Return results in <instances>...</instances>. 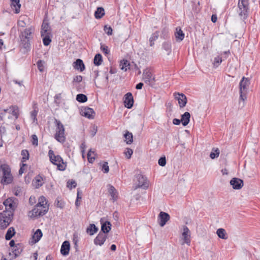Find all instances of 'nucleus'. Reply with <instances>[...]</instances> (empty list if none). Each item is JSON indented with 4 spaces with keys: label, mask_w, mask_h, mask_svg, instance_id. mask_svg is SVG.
Returning <instances> with one entry per match:
<instances>
[{
    "label": "nucleus",
    "mask_w": 260,
    "mask_h": 260,
    "mask_svg": "<svg viewBox=\"0 0 260 260\" xmlns=\"http://www.w3.org/2000/svg\"><path fill=\"white\" fill-rule=\"evenodd\" d=\"M47 202L44 197L42 196L39 199V202L31 210V216L36 217L45 215L48 211V207L45 206Z\"/></svg>",
    "instance_id": "f257e3e1"
},
{
    "label": "nucleus",
    "mask_w": 260,
    "mask_h": 260,
    "mask_svg": "<svg viewBox=\"0 0 260 260\" xmlns=\"http://www.w3.org/2000/svg\"><path fill=\"white\" fill-rule=\"evenodd\" d=\"M0 170L2 172V177L1 183L4 185H7L11 183L13 180V176L11 173V169L9 166L7 164H1Z\"/></svg>",
    "instance_id": "f03ea898"
},
{
    "label": "nucleus",
    "mask_w": 260,
    "mask_h": 260,
    "mask_svg": "<svg viewBox=\"0 0 260 260\" xmlns=\"http://www.w3.org/2000/svg\"><path fill=\"white\" fill-rule=\"evenodd\" d=\"M48 155L50 161L53 164L57 166L58 170L63 171L66 170V163L63 162L62 158L59 155H55L52 150L49 151Z\"/></svg>",
    "instance_id": "7ed1b4c3"
},
{
    "label": "nucleus",
    "mask_w": 260,
    "mask_h": 260,
    "mask_svg": "<svg viewBox=\"0 0 260 260\" xmlns=\"http://www.w3.org/2000/svg\"><path fill=\"white\" fill-rule=\"evenodd\" d=\"M54 123L56 126L54 138L58 142L63 143L66 141L64 127L62 123L57 119H55Z\"/></svg>",
    "instance_id": "20e7f679"
},
{
    "label": "nucleus",
    "mask_w": 260,
    "mask_h": 260,
    "mask_svg": "<svg viewBox=\"0 0 260 260\" xmlns=\"http://www.w3.org/2000/svg\"><path fill=\"white\" fill-rule=\"evenodd\" d=\"M250 80L248 78L243 77L239 83L240 100L244 101L247 99Z\"/></svg>",
    "instance_id": "39448f33"
},
{
    "label": "nucleus",
    "mask_w": 260,
    "mask_h": 260,
    "mask_svg": "<svg viewBox=\"0 0 260 260\" xmlns=\"http://www.w3.org/2000/svg\"><path fill=\"white\" fill-rule=\"evenodd\" d=\"M11 211H4L0 213V229H6L10 223L13 217Z\"/></svg>",
    "instance_id": "423d86ee"
},
{
    "label": "nucleus",
    "mask_w": 260,
    "mask_h": 260,
    "mask_svg": "<svg viewBox=\"0 0 260 260\" xmlns=\"http://www.w3.org/2000/svg\"><path fill=\"white\" fill-rule=\"evenodd\" d=\"M238 7L239 8V16L241 17L242 19H246L248 15V0H239Z\"/></svg>",
    "instance_id": "0eeeda50"
},
{
    "label": "nucleus",
    "mask_w": 260,
    "mask_h": 260,
    "mask_svg": "<svg viewBox=\"0 0 260 260\" xmlns=\"http://www.w3.org/2000/svg\"><path fill=\"white\" fill-rule=\"evenodd\" d=\"M15 199L13 198H9L4 202V205L6 208V211H13L16 207V203L15 202Z\"/></svg>",
    "instance_id": "6e6552de"
},
{
    "label": "nucleus",
    "mask_w": 260,
    "mask_h": 260,
    "mask_svg": "<svg viewBox=\"0 0 260 260\" xmlns=\"http://www.w3.org/2000/svg\"><path fill=\"white\" fill-rule=\"evenodd\" d=\"M136 177L138 182V184L136 188H141L145 189L148 188V183L146 177L141 174H138L137 175Z\"/></svg>",
    "instance_id": "1a4fd4ad"
},
{
    "label": "nucleus",
    "mask_w": 260,
    "mask_h": 260,
    "mask_svg": "<svg viewBox=\"0 0 260 260\" xmlns=\"http://www.w3.org/2000/svg\"><path fill=\"white\" fill-rule=\"evenodd\" d=\"M170 216L169 214L166 212L161 211L158 216V221L160 226H164L167 222L170 220Z\"/></svg>",
    "instance_id": "9d476101"
},
{
    "label": "nucleus",
    "mask_w": 260,
    "mask_h": 260,
    "mask_svg": "<svg viewBox=\"0 0 260 260\" xmlns=\"http://www.w3.org/2000/svg\"><path fill=\"white\" fill-rule=\"evenodd\" d=\"M174 95L175 98L178 101L180 108L185 106L187 103V99L184 94L175 92L174 93Z\"/></svg>",
    "instance_id": "9b49d317"
},
{
    "label": "nucleus",
    "mask_w": 260,
    "mask_h": 260,
    "mask_svg": "<svg viewBox=\"0 0 260 260\" xmlns=\"http://www.w3.org/2000/svg\"><path fill=\"white\" fill-rule=\"evenodd\" d=\"M81 114L89 119H93L94 117L95 113L92 108L85 107L83 108L81 111Z\"/></svg>",
    "instance_id": "f8f14e48"
},
{
    "label": "nucleus",
    "mask_w": 260,
    "mask_h": 260,
    "mask_svg": "<svg viewBox=\"0 0 260 260\" xmlns=\"http://www.w3.org/2000/svg\"><path fill=\"white\" fill-rule=\"evenodd\" d=\"M182 236L183 239L184 243H185L187 245H190V231L188 228L184 225L183 226V232Z\"/></svg>",
    "instance_id": "ddd939ff"
},
{
    "label": "nucleus",
    "mask_w": 260,
    "mask_h": 260,
    "mask_svg": "<svg viewBox=\"0 0 260 260\" xmlns=\"http://www.w3.org/2000/svg\"><path fill=\"white\" fill-rule=\"evenodd\" d=\"M143 79L146 83L152 84L154 82V77H153L151 73L149 71L145 70L143 72Z\"/></svg>",
    "instance_id": "4468645a"
},
{
    "label": "nucleus",
    "mask_w": 260,
    "mask_h": 260,
    "mask_svg": "<svg viewBox=\"0 0 260 260\" xmlns=\"http://www.w3.org/2000/svg\"><path fill=\"white\" fill-rule=\"evenodd\" d=\"M124 106L128 109H131L134 104V99L132 93L127 92L124 95Z\"/></svg>",
    "instance_id": "2eb2a0df"
},
{
    "label": "nucleus",
    "mask_w": 260,
    "mask_h": 260,
    "mask_svg": "<svg viewBox=\"0 0 260 260\" xmlns=\"http://www.w3.org/2000/svg\"><path fill=\"white\" fill-rule=\"evenodd\" d=\"M230 184L234 189H240L243 186V181L238 178H233L230 181Z\"/></svg>",
    "instance_id": "dca6fc26"
},
{
    "label": "nucleus",
    "mask_w": 260,
    "mask_h": 260,
    "mask_svg": "<svg viewBox=\"0 0 260 260\" xmlns=\"http://www.w3.org/2000/svg\"><path fill=\"white\" fill-rule=\"evenodd\" d=\"M34 31V28L32 26L25 28L23 31L21 32L19 35V37L22 38L23 39H31L32 38V34Z\"/></svg>",
    "instance_id": "f3484780"
},
{
    "label": "nucleus",
    "mask_w": 260,
    "mask_h": 260,
    "mask_svg": "<svg viewBox=\"0 0 260 260\" xmlns=\"http://www.w3.org/2000/svg\"><path fill=\"white\" fill-rule=\"evenodd\" d=\"M107 236L100 232L94 240V243L96 245L102 246L105 242Z\"/></svg>",
    "instance_id": "a211bd4d"
},
{
    "label": "nucleus",
    "mask_w": 260,
    "mask_h": 260,
    "mask_svg": "<svg viewBox=\"0 0 260 260\" xmlns=\"http://www.w3.org/2000/svg\"><path fill=\"white\" fill-rule=\"evenodd\" d=\"M4 111L6 112V114L7 113L11 114L13 117H14L15 119H16L18 118L19 108L17 106H10L9 108L4 109Z\"/></svg>",
    "instance_id": "6ab92c4d"
},
{
    "label": "nucleus",
    "mask_w": 260,
    "mask_h": 260,
    "mask_svg": "<svg viewBox=\"0 0 260 260\" xmlns=\"http://www.w3.org/2000/svg\"><path fill=\"white\" fill-rule=\"evenodd\" d=\"M70 249V244L69 242L68 241H64L61 245L60 249V252L61 254L63 256L67 255L69 253Z\"/></svg>",
    "instance_id": "aec40b11"
},
{
    "label": "nucleus",
    "mask_w": 260,
    "mask_h": 260,
    "mask_svg": "<svg viewBox=\"0 0 260 260\" xmlns=\"http://www.w3.org/2000/svg\"><path fill=\"white\" fill-rule=\"evenodd\" d=\"M22 246L21 244H17L15 247L12 248L11 251L13 258H16L22 251Z\"/></svg>",
    "instance_id": "412c9836"
},
{
    "label": "nucleus",
    "mask_w": 260,
    "mask_h": 260,
    "mask_svg": "<svg viewBox=\"0 0 260 260\" xmlns=\"http://www.w3.org/2000/svg\"><path fill=\"white\" fill-rule=\"evenodd\" d=\"M101 221L102 223L101 232L102 233H104L105 234L109 233L111 229V224L110 222L108 221H106L103 223L102 219H101Z\"/></svg>",
    "instance_id": "4be33fe9"
},
{
    "label": "nucleus",
    "mask_w": 260,
    "mask_h": 260,
    "mask_svg": "<svg viewBox=\"0 0 260 260\" xmlns=\"http://www.w3.org/2000/svg\"><path fill=\"white\" fill-rule=\"evenodd\" d=\"M73 67L75 69L80 70L81 72H82L85 69L84 64L81 59H77L73 63Z\"/></svg>",
    "instance_id": "5701e85b"
},
{
    "label": "nucleus",
    "mask_w": 260,
    "mask_h": 260,
    "mask_svg": "<svg viewBox=\"0 0 260 260\" xmlns=\"http://www.w3.org/2000/svg\"><path fill=\"white\" fill-rule=\"evenodd\" d=\"M190 114L189 112H186L181 115V122L183 126L187 125L190 121Z\"/></svg>",
    "instance_id": "b1692460"
},
{
    "label": "nucleus",
    "mask_w": 260,
    "mask_h": 260,
    "mask_svg": "<svg viewBox=\"0 0 260 260\" xmlns=\"http://www.w3.org/2000/svg\"><path fill=\"white\" fill-rule=\"evenodd\" d=\"M175 36L177 41L180 42L184 38V34L179 27L176 28V32H175Z\"/></svg>",
    "instance_id": "393cba45"
},
{
    "label": "nucleus",
    "mask_w": 260,
    "mask_h": 260,
    "mask_svg": "<svg viewBox=\"0 0 260 260\" xmlns=\"http://www.w3.org/2000/svg\"><path fill=\"white\" fill-rule=\"evenodd\" d=\"M50 26L49 25V24L48 23L43 22L42 25L41 27V36L43 37L45 36V35H49L50 31H49Z\"/></svg>",
    "instance_id": "a878e982"
},
{
    "label": "nucleus",
    "mask_w": 260,
    "mask_h": 260,
    "mask_svg": "<svg viewBox=\"0 0 260 260\" xmlns=\"http://www.w3.org/2000/svg\"><path fill=\"white\" fill-rule=\"evenodd\" d=\"M11 6L12 9L15 10V13L17 14L20 12L21 5L20 4V0H11Z\"/></svg>",
    "instance_id": "bb28decb"
},
{
    "label": "nucleus",
    "mask_w": 260,
    "mask_h": 260,
    "mask_svg": "<svg viewBox=\"0 0 260 260\" xmlns=\"http://www.w3.org/2000/svg\"><path fill=\"white\" fill-rule=\"evenodd\" d=\"M43 236L42 232L40 229H37L32 235V242L36 243L39 241Z\"/></svg>",
    "instance_id": "cd10ccee"
},
{
    "label": "nucleus",
    "mask_w": 260,
    "mask_h": 260,
    "mask_svg": "<svg viewBox=\"0 0 260 260\" xmlns=\"http://www.w3.org/2000/svg\"><path fill=\"white\" fill-rule=\"evenodd\" d=\"M109 192L112 198L113 202H114L117 197V191L114 186L111 185H109Z\"/></svg>",
    "instance_id": "c85d7f7f"
},
{
    "label": "nucleus",
    "mask_w": 260,
    "mask_h": 260,
    "mask_svg": "<svg viewBox=\"0 0 260 260\" xmlns=\"http://www.w3.org/2000/svg\"><path fill=\"white\" fill-rule=\"evenodd\" d=\"M105 15L103 8L98 7L94 13V16L96 19H101Z\"/></svg>",
    "instance_id": "c756f323"
},
{
    "label": "nucleus",
    "mask_w": 260,
    "mask_h": 260,
    "mask_svg": "<svg viewBox=\"0 0 260 260\" xmlns=\"http://www.w3.org/2000/svg\"><path fill=\"white\" fill-rule=\"evenodd\" d=\"M124 137L125 138V142L127 144H131L133 142V134L131 133H129L128 131H126L124 135Z\"/></svg>",
    "instance_id": "7c9ffc66"
},
{
    "label": "nucleus",
    "mask_w": 260,
    "mask_h": 260,
    "mask_svg": "<svg viewBox=\"0 0 260 260\" xmlns=\"http://www.w3.org/2000/svg\"><path fill=\"white\" fill-rule=\"evenodd\" d=\"M98 231V228L94 224H90L86 229V232L90 235H93Z\"/></svg>",
    "instance_id": "2f4dec72"
},
{
    "label": "nucleus",
    "mask_w": 260,
    "mask_h": 260,
    "mask_svg": "<svg viewBox=\"0 0 260 260\" xmlns=\"http://www.w3.org/2000/svg\"><path fill=\"white\" fill-rule=\"evenodd\" d=\"M15 229L13 227L10 228L7 232L5 235V238L7 240H10L12 237L15 235Z\"/></svg>",
    "instance_id": "473e14b6"
},
{
    "label": "nucleus",
    "mask_w": 260,
    "mask_h": 260,
    "mask_svg": "<svg viewBox=\"0 0 260 260\" xmlns=\"http://www.w3.org/2000/svg\"><path fill=\"white\" fill-rule=\"evenodd\" d=\"M103 62L102 56L101 54H96L93 59V63L95 66H100Z\"/></svg>",
    "instance_id": "72a5a7b5"
},
{
    "label": "nucleus",
    "mask_w": 260,
    "mask_h": 260,
    "mask_svg": "<svg viewBox=\"0 0 260 260\" xmlns=\"http://www.w3.org/2000/svg\"><path fill=\"white\" fill-rule=\"evenodd\" d=\"M20 39L21 44H22L23 47L24 48L26 49V50L30 49V40L31 39H23L22 38H20Z\"/></svg>",
    "instance_id": "f704fd0d"
},
{
    "label": "nucleus",
    "mask_w": 260,
    "mask_h": 260,
    "mask_svg": "<svg viewBox=\"0 0 260 260\" xmlns=\"http://www.w3.org/2000/svg\"><path fill=\"white\" fill-rule=\"evenodd\" d=\"M216 234L221 239H226L228 238L227 236H226V232L222 228L218 229L216 231Z\"/></svg>",
    "instance_id": "c9c22d12"
},
{
    "label": "nucleus",
    "mask_w": 260,
    "mask_h": 260,
    "mask_svg": "<svg viewBox=\"0 0 260 260\" xmlns=\"http://www.w3.org/2000/svg\"><path fill=\"white\" fill-rule=\"evenodd\" d=\"M21 154L22 156L21 162H24L29 159V154L28 151L26 149H23L21 151Z\"/></svg>",
    "instance_id": "e433bc0d"
},
{
    "label": "nucleus",
    "mask_w": 260,
    "mask_h": 260,
    "mask_svg": "<svg viewBox=\"0 0 260 260\" xmlns=\"http://www.w3.org/2000/svg\"><path fill=\"white\" fill-rule=\"evenodd\" d=\"M129 66V63L127 60L123 59L120 61L119 66L121 70L126 71L127 67Z\"/></svg>",
    "instance_id": "4c0bfd02"
},
{
    "label": "nucleus",
    "mask_w": 260,
    "mask_h": 260,
    "mask_svg": "<svg viewBox=\"0 0 260 260\" xmlns=\"http://www.w3.org/2000/svg\"><path fill=\"white\" fill-rule=\"evenodd\" d=\"M76 100L80 103H85L87 101V97L84 94L80 93L77 95Z\"/></svg>",
    "instance_id": "58836bf2"
},
{
    "label": "nucleus",
    "mask_w": 260,
    "mask_h": 260,
    "mask_svg": "<svg viewBox=\"0 0 260 260\" xmlns=\"http://www.w3.org/2000/svg\"><path fill=\"white\" fill-rule=\"evenodd\" d=\"M159 36L158 32L155 31L151 35L149 38L150 45L152 46L154 45V42L158 38Z\"/></svg>",
    "instance_id": "ea45409f"
},
{
    "label": "nucleus",
    "mask_w": 260,
    "mask_h": 260,
    "mask_svg": "<svg viewBox=\"0 0 260 260\" xmlns=\"http://www.w3.org/2000/svg\"><path fill=\"white\" fill-rule=\"evenodd\" d=\"M222 58L220 56H217L214 57L213 65L214 68H217L222 62Z\"/></svg>",
    "instance_id": "a19ab883"
},
{
    "label": "nucleus",
    "mask_w": 260,
    "mask_h": 260,
    "mask_svg": "<svg viewBox=\"0 0 260 260\" xmlns=\"http://www.w3.org/2000/svg\"><path fill=\"white\" fill-rule=\"evenodd\" d=\"M95 154H94V151H92L91 149L89 150L88 153H87V158L88 161L90 163H92L94 160H95Z\"/></svg>",
    "instance_id": "79ce46f5"
},
{
    "label": "nucleus",
    "mask_w": 260,
    "mask_h": 260,
    "mask_svg": "<svg viewBox=\"0 0 260 260\" xmlns=\"http://www.w3.org/2000/svg\"><path fill=\"white\" fill-rule=\"evenodd\" d=\"M162 48L167 52V54H170L171 52V44L169 42H164L162 44Z\"/></svg>",
    "instance_id": "37998d69"
},
{
    "label": "nucleus",
    "mask_w": 260,
    "mask_h": 260,
    "mask_svg": "<svg viewBox=\"0 0 260 260\" xmlns=\"http://www.w3.org/2000/svg\"><path fill=\"white\" fill-rule=\"evenodd\" d=\"M219 150L218 148H213L212 149V151L210 153V157L212 159H214L219 156Z\"/></svg>",
    "instance_id": "c03bdc74"
},
{
    "label": "nucleus",
    "mask_w": 260,
    "mask_h": 260,
    "mask_svg": "<svg viewBox=\"0 0 260 260\" xmlns=\"http://www.w3.org/2000/svg\"><path fill=\"white\" fill-rule=\"evenodd\" d=\"M38 112V110L37 109V107L34 108V110L30 112V117L34 122L37 121V115Z\"/></svg>",
    "instance_id": "a18cd8bd"
},
{
    "label": "nucleus",
    "mask_w": 260,
    "mask_h": 260,
    "mask_svg": "<svg viewBox=\"0 0 260 260\" xmlns=\"http://www.w3.org/2000/svg\"><path fill=\"white\" fill-rule=\"evenodd\" d=\"M36 184H35V185H36V188H39L43 184V179L40 176H37L36 177Z\"/></svg>",
    "instance_id": "49530a36"
},
{
    "label": "nucleus",
    "mask_w": 260,
    "mask_h": 260,
    "mask_svg": "<svg viewBox=\"0 0 260 260\" xmlns=\"http://www.w3.org/2000/svg\"><path fill=\"white\" fill-rule=\"evenodd\" d=\"M43 42L45 46H48L51 42V40L50 38L49 35H45L43 36Z\"/></svg>",
    "instance_id": "de8ad7c7"
},
{
    "label": "nucleus",
    "mask_w": 260,
    "mask_h": 260,
    "mask_svg": "<svg viewBox=\"0 0 260 260\" xmlns=\"http://www.w3.org/2000/svg\"><path fill=\"white\" fill-rule=\"evenodd\" d=\"M133 150L129 148H127L124 151V154L127 159H129L131 157V156L133 154Z\"/></svg>",
    "instance_id": "09e8293b"
},
{
    "label": "nucleus",
    "mask_w": 260,
    "mask_h": 260,
    "mask_svg": "<svg viewBox=\"0 0 260 260\" xmlns=\"http://www.w3.org/2000/svg\"><path fill=\"white\" fill-rule=\"evenodd\" d=\"M101 50L106 55L109 54L110 51L109 50L108 47L105 45H101Z\"/></svg>",
    "instance_id": "8fccbe9b"
},
{
    "label": "nucleus",
    "mask_w": 260,
    "mask_h": 260,
    "mask_svg": "<svg viewBox=\"0 0 260 260\" xmlns=\"http://www.w3.org/2000/svg\"><path fill=\"white\" fill-rule=\"evenodd\" d=\"M104 31L105 33H106L108 36H111L112 35L113 29L110 26L105 25L104 27Z\"/></svg>",
    "instance_id": "3c124183"
},
{
    "label": "nucleus",
    "mask_w": 260,
    "mask_h": 260,
    "mask_svg": "<svg viewBox=\"0 0 260 260\" xmlns=\"http://www.w3.org/2000/svg\"><path fill=\"white\" fill-rule=\"evenodd\" d=\"M31 143L35 146H38V137L36 135H32L31 136Z\"/></svg>",
    "instance_id": "603ef678"
},
{
    "label": "nucleus",
    "mask_w": 260,
    "mask_h": 260,
    "mask_svg": "<svg viewBox=\"0 0 260 260\" xmlns=\"http://www.w3.org/2000/svg\"><path fill=\"white\" fill-rule=\"evenodd\" d=\"M158 164L161 167L165 166L166 164V159L165 156L161 157L158 160Z\"/></svg>",
    "instance_id": "864d4df0"
},
{
    "label": "nucleus",
    "mask_w": 260,
    "mask_h": 260,
    "mask_svg": "<svg viewBox=\"0 0 260 260\" xmlns=\"http://www.w3.org/2000/svg\"><path fill=\"white\" fill-rule=\"evenodd\" d=\"M102 170L105 173H107L109 172V168L107 162H104L102 165Z\"/></svg>",
    "instance_id": "5fc2aeb1"
},
{
    "label": "nucleus",
    "mask_w": 260,
    "mask_h": 260,
    "mask_svg": "<svg viewBox=\"0 0 260 260\" xmlns=\"http://www.w3.org/2000/svg\"><path fill=\"white\" fill-rule=\"evenodd\" d=\"M37 66H38V68L40 72H43V70H44V67H43V62H42V60H39L37 62Z\"/></svg>",
    "instance_id": "6e6d98bb"
},
{
    "label": "nucleus",
    "mask_w": 260,
    "mask_h": 260,
    "mask_svg": "<svg viewBox=\"0 0 260 260\" xmlns=\"http://www.w3.org/2000/svg\"><path fill=\"white\" fill-rule=\"evenodd\" d=\"M55 204H56V206L57 207L62 208L64 206V204L62 201H59L58 199H57L55 202Z\"/></svg>",
    "instance_id": "4d7b16f0"
},
{
    "label": "nucleus",
    "mask_w": 260,
    "mask_h": 260,
    "mask_svg": "<svg viewBox=\"0 0 260 260\" xmlns=\"http://www.w3.org/2000/svg\"><path fill=\"white\" fill-rule=\"evenodd\" d=\"M76 184H77L75 181H69L67 183V186L69 187L70 186L71 188L72 187L75 188L76 186Z\"/></svg>",
    "instance_id": "13d9d810"
},
{
    "label": "nucleus",
    "mask_w": 260,
    "mask_h": 260,
    "mask_svg": "<svg viewBox=\"0 0 260 260\" xmlns=\"http://www.w3.org/2000/svg\"><path fill=\"white\" fill-rule=\"evenodd\" d=\"M82 80V77L80 75L76 76L74 78L73 82H78L80 83Z\"/></svg>",
    "instance_id": "bf43d9fd"
},
{
    "label": "nucleus",
    "mask_w": 260,
    "mask_h": 260,
    "mask_svg": "<svg viewBox=\"0 0 260 260\" xmlns=\"http://www.w3.org/2000/svg\"><path fill=\"white\" fill-rule=\"evenodd\" d=\"M98 131V127L97 126L94 125L92 127V129L91 130V135L92 137H93L95 135L96 132Z\"/></svg>",
    "instance_id": "052dcab7"
},
{
    "label": "nucleus",
    "mask_w": 260,
    "mask_h": 260,
    "mask_svg": "<svg viewBox=\"0 0 260 260\" xmlns=\"http://www.w3.org/2000/svg\"><path fill=\"white\" fill-rule=\"evenodd\" d=\"M26 166V164H24V162H22V165L19 170V174L20 175L22 174L24 172V167Z\"/></svg>",
    "instance_id": "680f3d73"
},
{
    "label": "nucleus",
    "mask_w": 260,
    "mask_h": 260,
    "mask_svg": "<svg viewBox=\"0 0 260 260\" xmlns=\"http://www.w3.org/2000/svg\"><path fill=\"white\" fill-rule=\"evenodd\" d=\"M29 203L31 205H32L36 203V199L35 197L30 196L29 199Z\"/></svg>",
    "instance_id": "e2e57ef3"
},
{
    "label": "nucleus",
    "mask_w": 260,
    "mask_h": 260,
    "mask_svg": "<svg viewBox=\"0 0 260 260\" xmlns=\"http://www.w3.org/2000/svg\"><path fill=\"white\" fill-rule=\"evenodd\" d=\"M73 241L76 246H77V243L78 242V235L77 234H74L73 235Z\"/></svg>",
    "instance_id": "0e129e2a"
},
{
    "label": "nucleus",
    "mask_w": 260,
    "mask_h": 260,
    "mask_svg": "<svg viewBox=\"0 0 260 260\" xmlns=\"http://www.w3.org/2000/svg\"><path fill=\"white\" fill-rule=\"evenodd\" d=\"M6 116V112L4 111V109L0 110V119H2L3 118Z\"/></svg>",
    "instance_id": "69168bd1"
},
{
    "label": "nucleus",
    "mask_w": 260,
    "mask_h": 260,
    "mask_svg": "<svg viewBox=\"0 0 260 260\" xmlns=\"http://www.w3.org/2000/svg\"><path fill=\"white\" fill-rule=\"evenodd\" d=\"M181 122V119L180 120L177 118H174L173 120V123L175 125H179Z\"/></svg>",
    "instance_id": "338daca9"
},
{
    "label": "nucleus",
    "mask_w": 260,
    "mask_h": 260,
    "mask_svg": "<svg viewBox=\"0 0 260 260\" xmlns=\"http://www.w3.org/2000/svg\"><path fill=\"white\" fill-rule=\"evenodd\" d=\"M143 86V83L140 82L136 85V88L137 89H141Z\"/></svg>",
    "instance_id": "774afa93"
}]
</instances>
